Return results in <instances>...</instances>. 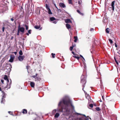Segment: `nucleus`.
<instances>
[{
	"label": "nucleus",
	"mask_w": 120,
	"mask_h": 120,
	"mask_svg": "<svg viewBox=\"0 0 120 120\" xmlns=\"http://www.w3.org/2000/svg\"><path fill=\"white\" fill-rule=\"evenodd\" d=\"M13 36H12L11 37V40H12V39H13Z\"/></svg>",
	"instance_id": "69168bd1"
},
{
	"label": "nucleus",
	"mask_w": 120,
	"mask_h": 120,
	"mask_svg": "<svg viewBox=\"0 0 120 120\" xmlns=\"http://www.w3.org/2000/svg\"><path fill=\"white\" fill-rule=\"evenodd\" d=\"M25 26L26 27V29L27 30H28V26L26 25H25Z\"/></svg>",
	"instance_id": "4c0bfd02"
},
{
	"label": "nucleus",
	"mask_w": 120,
	"mask_h": 120,
	"mask_svg": "<svg viewBox=\"0 0 120 120\" xmlns=\"http://www.w3.org/2000/svg\"><path fill=\"white\" fill-rule=\"evenodd\" d=\"M95 109L97 111H99L101 110V109L99 107H97Z\"/></svg>",
	"instance_id": "c756f323"
},
{
	"label": "nucleus",
	"mask_w": 120,
	"mask_h": 120,
	"mask_svg": "<svg viewBox=\"0 0 120 120\" xmlns=\"http://www.w3.org/2000/svg\"><path fill=\"white\" fill-rule=\"evenodd\" d=\"M88 107L89 109H90V104H89L88 105Z\"/></svg>",
	"instance_id": "09e8293b"
},
{
	"label": "nucleus",
	"mask_w": 120,
	"mask_h": 120,
	"mask_svg": "<svg viewBox=\"0 0 120 120\" xmlns=\"http://www.w3.org/2000/svg\"><path fill=\"white\" fill-rule=\"evenodd\" d=\"M115 1H112L111 3V6L112 7V10H114V4L115 3Z\"/></svg>",
	"instance_id": "f8f14e48"
},
{
	"label": "nucleus",
	"mask_w": 120,
	"mask_h": 120,
	"mask_svg": "<svg viewBox=\"0 0 120 120\" xmlns=\"http://www.w3.org/2000/svg\"><path fill=\"white\" fill-rule=\"evenodd\" d=\"M73 53V54L74 55V56H79V55L76 54L75 53Z\"/></svg>",
	"instance_id": "e433bc0d"
},
{
	"label": "nucleus",
	"mask_w": 120,
	"mask_h": 120,
	"mask_svg": "<svg viewBox=\"0 0 120 120\" xmlns=\"http://www.w3.org/2000/svg\"><path fill=\"white\" fill-rule=\"evenodd\" d=\"M19 30H18V33L17 34V35H19Z\"/></svg>",
	"instance_id": "864d4df0"
},
{
	"label": "nucleus",
	"mask_w": 120,
	"mask_h": 120,
	"mask_svg": "<svg viewBox=\"0 0 120 120\" xmlns=\"http://www.w3.org/2000/svg\"><path fill=\"white\" fill-rule=\"evenodd\" d=\"M86 78L85 76H82L81 77V83L82 85V86L84 87L85 86L86 81Z\"/></svg>",
	"instance_id": "f03ea898"
},
{
	"label": "nucleus",
	"mask_w": 120,
	"mask_h": 120,
	"mask_svg": "<svg viewBox=\"0 0 120 120\" xmlns=\"http://www.w3.org/2000/svg\"><path fill=\"white\" fill-rule=\"evenodd\" d=\"M82 1V0H79L78 1V3L80 5H81Z\"/></svg>",
	"instance_id": "7c9ffc66"
},
{
	"label": "nucleus",
	"mask_w": 120,
	"mask_h": 120,
	"mask_svg": "<svg viewBox=\"0 0 120 120\" xmlns=\"http://www.w3.org/2000/svg\"><path fill=\"white\" fill-rule=\"evenodd\" d=\"M14 58V56L11 55L10 56V59L9 60V61L11 62H13Z\"/></svg>",
	"instance_id": "9d476101"
},
{
	"label": "nucleus",
	"mask_w": 120,
	"mask_h": 120,
	"mask_svg": "<svg viewBox=\"0 0 120 120\" xmlns=\"http://www.w3.org/2000/svg\"><path fill=\"white\" fill-rule=\"evenodd\" d=\"M73 48V47L72 46L70 47V50L71 51H72Z\"/></svg>",
	"instance_id": "ea45409f"
},
{
	"label": "nucleus",
	"mask_w": 120,
	"mask_h": 120,
	"mask_svg": "<svg viewBox=\"0 0 120 120\" xmlns=\"http://www.w3.org/2000/svg\"><path fill=\"white\" fill-rule=\"evenodd\" d=\"M59 5L62 8H64L66 7V6L63 3H60Z\"/></svg>",
	"instance_id": "9b49d317"
},
{
	"label": "nucleus",
	"mask_w": 120,
	"mask_h": 120,
	"mask_svg": "<svg viewBox=\"0 0 120 120\" xmlns=\"http://www.w3.org/2000/svg\"><path fill=\"white\" fill-rule=\"evenodd\" d=\"M77 12L79 14L80 13V11L79 10H77Z\"/></svg>",
	"instance_id": "3c124183"
},
{
	"label": "nucleus",
	"mask_w": 120,
	"mask_h": 120,
	"mask_svg": "<svg viewBox=\"0 0 120 120\" xmlns=\"http://www.w3.org/2000/svg\"><path fill=\"white\" fill-rule=\"evenodd\" d=\"M74 114L75 115H80L81 114L79 113H78L77 112H75L74 113Z\"/></svg>",
	"instance_id": "58836bf2"
},
{
	"label": "nucleus",
	"mask_w": 120,
	"mask_h": 120,
	"mask_svg": "<svg viewBox=\"0 0 120 120\" xmlns=\"http://www.w3.org/2000/svg\"><path fill=\"white\" fill-rule=\"evenodd\" d=\"M97 38H94V40L93 41V44L92 45V50H93L96 47V45H97L98 41L96 40Z\"/></svg>",
	"instance_id": "7ed1b4c3"
},
{
	"label": "nucleus",
	"mask_w": 120,
	"mask_h": 120,
	"mask_svg": "<svg viewBox=\"0 0 120 120\" xmlns=\"http://www.w3.org/2000/svg\"><path fill=\"white\" fill-rule=\"evenodd\" d=\"M55 19H56L54 17H51L50 18V20L51 21H53Z\"/></svg>",
	"instance_id": "5701e85b"
},
{
	"label": "nucleus",
	"mask_w": 120,
	"mask_h": 120,
	"mask_svg": "<svg viewBox=\"0 0 120 120\" xmlns=\"http://www.w3.org/2000/svg\"><path fill=\"white\" fill-rule=\"evenodd\" d=\"M6 80L7 81V82L8 83L9 82V80L8 79H7Z\"/></svg>",
	"instance_id": "e2e57ef3"
},
{
	"label": "nucleus",
	"mask_w": 120,
	"mask_h": 120,
	"mask_svg": "<svg viewBox=\"0 0 120 120\" xmlns=\"http://www.w3.org/2000/svg\"><path fill=\"white\" fill-rule=\"evenodd\" d=\"M83 116L81 118H77L76 120H88V118L86 117L85 115H83Z\"/></svg>",
	"instance_id": "20e7f679"
},
{
	"label": "nucleus",
	"mask_w": 120,
	"mask_h": 120,
	"mask_svg": "<svg viewBox=\"0 0 120 120\" xmlns=\"http://www.w3.org/2000/svg\"><path fill=\"white\" fill-rule=\"evenodd\" d=\"M76 46V45L75 44H73V43H72V46L73 47H74Z\"/></svg>",
	"instance_id": "a19ab883"
},
{
	"label": "nucleus",
	"mask_w": 120,
	"mask_h": 120,
	"mask_svg": "<svg viewBox=\"0 0 120 120\" xmlns=\"http://www.w3.org/2000/svg\"><path fill=\"white\" fill-rule=\"evenodd\" d=\"M31 30H28V32L29 34H30L31 33Z\"/></svg>",
	"instance_id": "c03bdc74"
},
{
	"label": "nucleus",
	"mask_w": 120,
	"mask_h": 120,
	"mask_svg": "<svg viewBox=\"0 0 120 120\" xmlns=\"http://www.w3.org/2000/svg\"><path fill=\"white\" fill-rule=\"evenodd\" d=\"M4 79L5 80H6L8 79L7 76L6 75H5L4 78Z\"/></svg>",
	"instance_id": "cd10ccee"
},
{
	"label": "nucleus",
	"mask_w": 120,
	"mask_h": 120,
	"mask_svg": "<svg viewBox=\"0 0 120 120\" xmlns=\"http://www.w3.org/2000/svg\"><path fill=\"white\" fill-rule=\"evenodd\" d=\"M25 56H19L18 57L19 60L20 61H22L24 59Z\"/></svg>",
	"instance_id": "39448f33"
},
{
	"label": "nucleus",
	"mask_w": 120,
	"mask_h": 120,
	"mask_svg": "<svg viewBox=\"0 0 120 120\" xmlns=\"http://www.w3.org/2000/svg\"><path fill=\"white\" fill-rule=\"evenodd\" d=\"M11 65L10 64H8L7 66H6V68L7 69H9L10 70H11Z\"/></svg>",
	"instance_id": "ddd939ff"
},
{
	"label": "nucleus",
	"mask_w": 120,
	"mask_h": 120,
	"mask_svg": "<svg viewBox=\"0 0 120 120\" xmlns=\"http://www.w3.org/2000/svg\"><path fill=\"white\" fill-rule=\"evenodd\" d=\"M73 57L77 59L78 60H79L80 58L79 56H73Z\"/></svg>",
	"instance_id": "a878e982"
},
{
	"label": "nucleus",
	"mask_w": 120,
	"mask_h": 120,
	"mask_svg": "<svg viewBox=\"0 0 120 120\" xmlns=\"http://www.w3.org/2000/svg\"><path fill=\"white\" fill-rule=\"evenodd\" d=\"M3 87V86H2L1 87ZM0 91L2 92L3 93V94H4V95H5V93L2 90V89H1V87L0 86Z\"/></svg>",
	"instance_id": "bb28decb"
},
{
	"label": "nucleus",
	"mask_w": 120,
	"mask_h": 120,
	"mask_svg": "<svg viewBox=\"0 0 120 120\" xmlns=\"http://www.w3.org/2000/svg\"><path fill=\"white\" fill-rule=\"evenodd\" d=\"M109 40L110 43L112 44V43L113 41L111 39H109Z\"/></svg>",
	"instance_id": "f704fd0d"
},
{
	"label": "nucleus",
	"mask_w": 120,
	"mask_h": 120,
	"mask_svg": "<svg viewBox=\"0 0 120 120\" xmlns=\"http://www.w3.org/2000/svg\"><path fill=\"white\" fill-rule=\"evenodd\" d=\"M45 7L47 10H48L49 9H50V8H49V6L47 4H45Z\"/></svg>",
	"instance_id": "412c9836"
},
{
	"label": "nucleus",
	"mask_w": 120,
	"mask_h": 120,
	"mask_svg": "<svg viewBox=\"0 0 120 120\" xmlns=\"http://www.w3.org/2000/svg\"><path fill=\"white\" fill-rule=\"evenodd\" d=\"M116 55H115V56L114 57V59L115 60V61L116 63V64L118 65V62L116 60V59L115 57H116Z\"/></svg>",
	"instance_id": "393cba45"
},
{
	"label": "nucleus",
	"mask_w": 120,
	"mask_h": 120,
	"mask_svg": "<svg viewBox=\"0 0 120 120\" xmlns=\"http://www.w3.org/2000/svg\"><path fill=\"white\" fill-rule=\"evenodd\" d=\"M68 0V3L69 4H72V0Z\"/></svg>",
	"instance_id": "473e14b6"
},
{
	"label": "nucleus",
	"mask_w": 120,
	"mask_h": 120,
	"mask_svg": "<svg viewBox=\"0 0 120 120\" xmlns=\"http://www.w3.org/2000/svg\"><path fill=\"white\" fill-rule=\"evenodd\" d=\"M60 116V114L58 113H56L55 115V117L58 118Z\"/></svg>",
	"instance_id": "4be33fe9"
},
{
	"label": "nucleus",
	"mask_w": 120,
	"mask_h": 120,
	"mask_svg": "<svg viewBox=\"0 0 120 120\" xmlns=\"http://www.w3.org/2000/svg\"><path fill=\"white\" fill-rule=\"evenodd\" d=\"M40 25L39 26H34V27L36 29H38L40 28Z\"/></svg>",
	"instance_id": "b1692460"
},
{
	"label": "nucleus",
	"mask_w": 120,
	"mask_h": 120,
	"mask_svg": "<svg viewBox=\"0 0 120 120\" xmlns=\"http://www.w3.org/2000/svg\"><path fill=\"white\" fill-rule=\"evenodd\" d=\"M38 75V74L37 73H36L35 74V75H34L32 76V77H33V78H35L36 77H37V76Z\"/></svg>",
	"instance_id": "72a5a7b5"
},
{
	"label": "nucleus",
	"mask_w": 120,
	"mask_h": 120,
	"mask_svg": "<svg viewBox=\"0 0 120 120\" xmlns=\"http://www.w3.org/2000/svg\"><path fill=\"white\" fill-rule=\"evenodd\" d=\"M30 66L29 65H27L26 66V68L27 70H28L30 68Z\"/></svg>",
	"instance_id": "79ce46f5"
},
{
	"label": "nucleus",
	"mask_w": 120,
	"mask_h": 120,
	"mask_svg": "<svg viewBox=\"0 0 120 120\" xmlns=\"http://www.w3.org/2000/svg\"><path fill=\"white\" fill-rule=\"evenodd\" d=\"M1 81L2 84H4V80H3L1 79Z\"/></svg>",
	"instance_id": "a18cd8bd"
},
{
	"label": "nucleus",
	"mask_w": 120,
	"mask_h": 120,
	"mask_svg": "<svg viewBox=\"0 0 120 120\" xmlns=\"http://www.w3.org/2000/svg\"><path fill=\"white\" fill-rule=\"evenodd\" d=\"M11 20L12 21H13L14 20V19L13 18H11Z\"/></svg>",
	"instance_id": "bf43d9fd"
},
{
	"label": "nucleus",
	"mask_w": 120,
	"mask_h": 120,
	"mask_svg": "<svg viewBox=\"0 0 120 120\" xmlns=\"http://www.w3.org/2000/svg\"><path fill=\"white\" fill-rule=\"evenodd\" d=\"M48 10V13L49 14H52V13L51 11V10L50 9H49Z\"/></svg>",
	"instance_id": "c85d7f7f"
},
{
	"label": "nucleus",
	"mask_w": 120,
	"mask_h": 120,
	"mask_svg": "<svg viewBox=\"0 0 120 120\" xmlns=\"http://www.w3.org/2000/svg\"><path fill=\"white\" fill-rule=\"evenodd\" d=\"M20 56L22 55L23 54V53H19Z\"/></svg>",
	"instance_id": "052dcab7"
},
{
	"label": "nucleus",
	"mask_w": 120,
	"mask_h": 120,
	"mask_svg": "<svg viewBox=\"0 0 120 120\" xmlns=\"http://www.w3.org/2000/svg\"><path fill=\"white\" fill-rule=\"evenodd\" d=\"M3 94V95L2 96V97L1 99V103H4V101H5V100L4 99V94Z\"/></svg>",
	"instance_id": "4468645a"
},
{
	"label": "nucleus",
	"mask_w": 120,
	"mask_h": 120,
	"mask_svg": "<svg viewBox=\"0 0 120 120\" xmlns=\"http://www.w3.org/2000/svg\"><path fill=\"white\" fill-rule=\"evenodd\" d=\"M53 23L55 24H56V21H54L53 22Z\"/></svg>",
	"instance_id": "680f3d73"
},
{
	"label": "nucleus",
	"mask_w": 120,
	"mask_h": 120,
	"mask_svg": "<svg viewBox=\"0 0 120 120\" xmlns=\"http://www.w3.org/2000/svg\"><path fill=\"white\" fill-rule=\"evenodd\" d=\"M51 55L52 56V58H54L55 57V54H54L53 53H52Z\"/></svg>",
	"instance_id": "c9c22d12"
},
{
	"label": "nucleus",
	"mask_w": 120,
	"mask_h": 120,
	"mask_svg": "<svg viewBox=\"0 0 120 120\" xmlns=\"http://www.w3.org/2000/svg\"><path fill=\"white\" fill-rule=\"evenodd\" d=\"M5 29V27L4 26L2 28V30L3 32L4 31V30Z\"/></svg>",
	"instance_id": "37998d69"
},
{
	"label": "nucleus",
	"mask_w": 120,
	"mask_h": 120,
	"mask_svg": "<svg viewBox=\"0 0 120 120\" xmlns=\"http://www.w3.org/2000/svg\"><path fill=\"white\" fill-rule=\"evenodd\" d=\"M26 35H28H28H29V33H26Z\"/></svg>",
	"instance_id": "338daca9"
},
{
	"label": "nucleus",
	"mask_w": 120,
	"mask_h": 120,
	"mask_svg": "<svg viewBox=\"0 0 120 120\" xmlns=\"http://www.w3.org/2000/svg\"><path fill=\"white\" fill-rule=\"evenodd\" d=\"M22 112L23 114H26L27 113V111L26 109H23Z\"/></svg>",
	"instance_id": "2eb2a0df"
},
{
	"label": "nucleus",
	"mask_w": 120,
	"mask_h": 120,
	"mask_svg": "<svg viewBox=\"0 0 120 120\" xmlns=\"http://www.w3.org/2000/svg\"><path fill=\"white\" fill-rule=\"evenodd\" d=\"M54 5L56 7V8L57 9V10H58V8L57 7L56 4H54Z\"/></svg>",
	"instance_id": "de8ad7c7"
},
{
	"label": "nucleus",
	"mask_w": 120,
	"mask_h": 120,
	"mask_svg": "<svg viewBox=\"0 0 120 120\" xmlns=\"http://www.w3.org/2000/svg\"><path fill=\"white\" fill-rule=\"evenodd\" d=\"M106 32L108 33H109V28H107L106 29Z\"/></svg>",
	"instance_id": "2f4dec72"
},
{
	"label": "nucleus",
	"mask_w": 120,
	"mask_h": 120,
	"mask_svg": "<svg viewBox=\"0 0 120 120\" xmlns=\"http://www.w3.org/2000/svg\"><path fill=\"white\" fill-rule=\"evenodd\" d=\"M85 96L86 98L87 99H88L89 101V99L90 98V96L88 94H85Z\"/></svg>",
	"instance_id": "a211bd4d"
},
{
	"label": "nucleus",
	"mask_w": 120,
	"mask_h": 120,
	"mask_svg": "<svg viewBox=\"0 0 120 120\" xmlns=\"http://www.w3.org/2000/svg\"><path fill=\"white\" fill-rule=\"evenodd\" d=\"M8 112L11 115H12V112H11L10 111H8Z\"/></svg>",
	"instance_id": "49530a36"
},
{
	"label": "nucleus",
	"mask_w": 120,
	"mask_h": 120,
	"mask_svg": "<svg viewBox=\"0 0 120 120\" xmlns=\"http://www.w3.org/2000/svg\"><path fill=\"white\" fill-rule=\"evenodd\" d=\"M35 84L32 82H30V85L32 87H34V86Z\"/></svg>",
	"instance_id": "f3484780"
},
{
	"label": "nucleus",
	"mask_w": 120,
	"mask_h": 120,
	"mask_svg": "<svg viewBox=\"0 0 120 120\" xmlns=\"http://www.w3.org/2000/svg\"><path fill=\"white\" fill-rule=\"evenodd\" d=\"M94 29L93 28H92L90 29V31H94Z\"/></svg>",
	"instance_id": "5fc2aeb1"
},
{
	"label": "nucleus",
	"mask_w": 120,
	"mask_h": 120,
	"mask_svg": "<svg viewBox=\"0 0 120 120\" xmlns=\"http://www.w3.org/2000/svg\"><path fill=\"white\" fill-rule=\"evenodd\" d=\"M19 52H22V50H20Z\"/></svg>",
	"instance_id": "0e129e2a"
},
{
	"label": "nucleus",
	"mask_w": 120,
	"mask_h": 120,
	"mask_svg": "<svg viewBox=\"0 0 120 120\" xmlns=\"http://www.w3.org/2000/svg\"><path fill=\"white\" fill-rule=\"evenodd\" d=\"M66 27L68 29H69L71 28V26L69 24H66Z\"/></svg>",
	"instance_id": "dca6fc26"
},
{
	"label": "nucleus",
	"mask_w": 120,
	"mask_h": 120,
	"mask_svg": "<svg viewBox=\"0 0 120 120\" xmlns=\"http://www.w3.org/2000/svg\"><path fill=\"white\" fill-rule=\"evenodd\" d=\"M115 45L116 47H117V45L116 44V43H115Z\"/></svg>",
	"instance_id": "4d7b16f0"
},
{
	"label": "nucleus",
	"mask_w": 120,
	"mask_h": 120,
	"mask_svg": "<svg viewBox=\"0 0 120 120\" xmlns=\"http://www.w3.org/2000/svg\"><path fill=\"white\" fill-rule=\"evenodd\" d=\"M11 81L10 83V84L9 85V84L8 83H7V85H6V87H4V88H7L8 89H9L11 87V79H10Z\"/></svg>",
	"instance_id": "423d86ee"
},
{
	"label": "nucleus",
	"mask_w": 120,
	"mask_h": 120,
	"mask_svg": "<svg viewBox=\"0 0 120 120\" xmlns=\"http://www.w3.org/2000/svg\"><path fill=\"white\" fill-rule=\"evenodd\" d=\"M35 78L34 80L35 81H40L41 80V79L40 77H36Z\"/></svg>",
	"instance_id": "0eeeda50"
},
{
	"label": "nucleus",
	"mask_w": 120,
	"mask_h": 120,
	"mask_svg": "<svg viewBox=\"0 0 120 120\" xmlns=\"http://www.w3.org/2000/svg\"><path fill=\"white\" fill-rule=\"evenodd\" d=\"M79 14L81 15H82V16H83V15L84 14H83L81 12H80V13Z\"/></svg>",
	"instance_id": "8fccbe9b"
},
{
	"label": "nucleus",
	"mask_w": 120,
	"mask_h": 120,
	"mask_svg": "<svg viewBox=\"0 0 120 120\" xmlns=\"http://www.w3.org/2000/svg\"><path fill=\"white\" fill-rule=\"evenodd\" d=\"M102 97L103 99L104 100V98L103 96H102Z\"/></svg>",
	"instance_id": "774afa93"
},
{
	"label": "nucleus",
	"mask_w": 120,
	"mask_h": 120,
	"mask_svg": "<svg viewBox=\"0 0 120 120\" xmlns=\"http://www.w3.org/2000/svg\"><path fill=\"white\" fill-rule=\"evenodd\" d=\"M24 28L23 27H21L20 28L18 29V30L19 31H20L22 33H24Z\"/></svg>",
	"instance_id": "6e6552de"
},
{
	"label": "nucleus",
	"mask_w": 120,
	"mask_h": 120,
	"mask_svg": "<svg viewBox=\"0 0 120 120\" xmlns=\"http://www.w3.org/2000/svg\"><path fill=\"white\" fill-rule=\"evenodd\" d=\"M70 105L74 108V107L72 105L71 101L68 99H63L60 101L58 104L59 108L58 111L63 112L64 115L68 116L70 114L71 109L68 108V106Z\"/></svg>",
	"instance_id": "f257e3e1"
},
{
	"label": "nucleus",
	"mask_w": 120,
	"mask_h": 120,
	"mask_svg": "<svg viewBox=\"0 0 120 120\" xmlns=\"http://www.w3.org/2000/svg\"><path fill=\"white\" fill-rule=\"evenodd\" d=\"M77 12L79 14L80 13V11L79 10H77Z\"/></svg>",
	"instance_id": "603ef678"
},
{
	"label": "nucleus",
	"mask_w": 120,
	"mask_h": 120,
	"mask_svg": "<svg viewBox=\"0 0 120 120\" xmlns=\"http://www.w3.org/2000/svg\"><path fill=\"white\" fill-rule=\"evenodd\" d=\"M80 56L82 58L84 59V58L83 57V56L82 55H80Z\"/></svg>",
	"instance_id": "13d9d810"
},
{
	"label": "nucleus",
	"mask_w": 120,
	"mask_h": 120,
	"mask_svg": "<svg viewBox=\"0 0 120 120\" xmlns=\"http://www.w3.org/2000/svg\"><path fill=\"white\" fill-rule=\"evenodd\" d=\"M94 102L93 100L90 99V103H93Z\"/></svg>",
	"instance_id": "6e6d98bb"
},
{
	"label": "nucleus",
	"mask_w": 120,
	"mask_h": 120,
	"mask_svg": "<svg viewBox=\"0 0 120 120\" xmlns=\"http://www.w3.org/2000/svg\"><path fill=\"white\" fill-rule=\"evenodd\" d=\"M65 22L66 23H71L72 22L71 20L69 19H67L65 20Z\"/></svg>",
	"instance_id": "1a4fd4ad"
},
{
	"label": "nucleus",
	"mask_w": 120,
	"mask_h": 120,
	"mask_svg": "<svg viewBox=\"0 0 120 120\" xmlns=\"http://www.w3.org/2000/svg\"><path fill=\"white\" fill-rule=\"evenodd\" d=\"M74 38L75 39V40L74 41V42H76L78 40L77 36H75L74 37Z\"/></svg>",
	"instance_id": "6ab92c4d"
},
{
	"label": "nucleus",
	"mask_w": 120,
	"mask_h": 120,
	"mask_svg": "<svg viewBox=\"0 0 120 120\" xmlns=\"http://www.w3.org/2000/svg\"><path fill=\"white\" fill-rule=\"evenodd\" d=\"M93 105L95 106H97V104H90V108H92L93 107Z\"/></svg>",
	"instance_id": "aec40b11"
}]
</instances>
